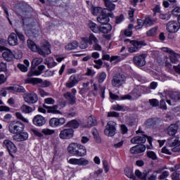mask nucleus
<instances>
[{
  "label": "nucleus",
  "mask_w": 180,
  "mask_h": 180,
  "mask_svg": "<svg viewBox=\"0 0 180 180\" xmlns=\"http://www.w3.org/2000/svg\"><path fill=\"white\" fill-rule=\"evenodd\" d=\"M65 127H70V129H78V127H79V122L75 120H72L65 124Z\"/></svg>",
  "instance_id": "nucleus-36"
},
{
  "label": "nucleus",
  "mask_w": 180,
  "mask_h": 180,
  "mask_svg": "<svg viewBox=\"0 0 180 180\" xmlns=\"http://www.w3.org/2000/svg\"><path fill=\"white\" fill-rule=\"evenodd\" d=\"M126 76L123 74H115L111 80V85L113 88H120L126 84Z\"/></svg>",
  "instance_id": "nucleus-2"
},
{
  "label": "nucleus",
  "mask_w": 180,
  "mask_h": 180,
  "mask_svg": "<svg viewBox=\"0 0 180 180\" xmlns=\"http://www.w3.org/2000/svg\"><path fill=\"white\" fill-rule=\"evenodd\" d=\"M25 130V124L19 121H13L8 125V131L11 134H18Z\"/></svg>",
  "instance_id": "nucleus-3"
},
{
  "label": "nucleus",
  "mask_w": 180,
  "mask_h": 180,
  "mask_svg": "<svg viewBox=\"0 0 180 180\" xmlns=\"http://www.w3.org/2000/svg\"><path fill=\"white\" fill-rule=\"evenodd\" d=\"M125 175L126 176H127V178H129L130 179H136V176H134V174H133V170L126 169Z\"/></svg>",
  "instance_id": "nucleus-49"
},
{
  "label": "nucleus",
  "mask_w": 180,
  "mask_h": 180,
  "mask_svg": "<svg viewBox=\"0 0 180 180\" xmlns=\"http://www.w3.org/2000/svg\"><path fill=\"white\" fill-rule=\"evenodd\" d=\"M97 77L98 83L102 84L103 82H105V79H106V77H108V75H106V72H102L101 73H98Z\"/></svg>",
  "instance_id": "nucleus-44"
},
{
  "label": "nucleus",
  "mask_w": 180,
  "mask_h": 180,
  "mask_svg": "<svg viewBox=\"0 0 180 180\" xmlns=\"http://www.w3.org/2000/svg\"><path fill=\"white\" fill-rule=\"evenodd\" d=\"M124 43L125 44H129V46H132L129 48L128 51L129 53H137V51H139L140 49H141L142 46H144V41H134V40H130L129 39H124Z\"/></svg>",
  "instance_id": "nucleus-1"
},
{
  "label": "nucleus",
  "mask_w": 180,
  "mask_h": 180,
  "mask_svg": "<svg viewBox=\"0 0 180 180\" xmlns=\"http://www.w3.org/2000/svg\"><path fill=\"white\" fill-rule=\"evenodd\" d=\"M155 23H157V19H153L150 17H146L143 20V24L146 27H150L153 26Z\"/></svg>",
  "instance_id": "nucleus-31"
},
{
  "label": "nucleus",
  "mask_w": 180,
  "mask_h": 180,
  "mask_svg": "<svg viewBox=\"0 0 180 180\" xmlns=\"http://www.w3.org/2000/svg\"><path fill=\"white\" fill-rule=\"evenodd\" d=\"M54 133H56V130L49 128H45L41 130V134H44V136H53Z\"/></svg>",
  "instance_id": "nucleus-45"
},
{
  "label": "nucleus",
  "mask_w": 180,
  "mask_h": 180,
  "mask_svg": "<svg viewBox=\"0 0 180 180\" xmlns=\"http://www.w3.org/2000/svg\"><path fill=\"white\" fill-rule=\"evenodd\" d=\"M97 21L101 25H106L109 23V15L106 12L103 13L97 18Z\"/></svg>",
  "instance_id": "nucleus-22"
},
{
  "label": "nucleus",
  "mask_w": 180,
  "mask_h": 180,
  "mask_svg": "<svg viewBox=\"0 0 180 180\" xmlns=\"http://www.w3.org/2000/svg\"><path fill=\"white\" fill-rule=\"evenodd\" d=\"M144 26V21L143 20H139L138 19V25L135 26L136 30H139V29H141Z\"/></svg>",
  "instance_id": "nucleus-60"
},
{
  "label": "nucleus",
  "mask_w": 180,
  "mask_h": 180,
  "mask_svg": "<svg viewBox=\"0 0 180 180\" xmlns=\"http://www.w3.org/2000/svg\"><path fill=\"white\" fill-rule=\"evenodd\" d=\"M41 63H43V58H34L32 63V68H34V67H37V65H39V64H41Z\"/></svg>",
  "instance_id": "nucleus-47"
},
{
  "label": "nucleus",
  "mask_w": 180,
  "mask_h": 180,
  "mask_svg": "<svg viewBox=\"0 0 180 180\" xmlns=\"http://www.w3.org/2000/svg\"><path fill=\"white\" fill-rule=\"evenodd\" d=\"M88 27L90 29V30H91V32H93V33H98L99 32V26H98V25H96V23L90 21L88 24Z\"/></svg>",
  "instance_id": "nucleus-37"
},
{
  "label": "nucleus",
  "mask_w": 180,
  "mask_h": 180,
  "mask_svg": "<svg viewBox=\"0 0 180 180\" xmlns=\"http://www.w3.org/2000/svg\"><path fill=\"white\" fill-rule=\"evenodd\" d=\"M44 108L48 109V112L53 113L54 115H63V112L58 110V105H53L52 107L46 106L44 105Z\"/></svg>",
  "instance_id": "nucleus-27"
},
{
  "label": "nucleus",
  "mask_w": 180,
  "mask_h": 180,
  "mask_svg": "<svg viewBox=\"0 0 180 180\" xmlns=\"http://www.w3.org/2000/svg\"><path fill=\"white\" fill-rule=\"evenodd\" d=\"M159 106L160 109H162V110H167L168 108L167 107V103H165V100L162 99L159 103Z\"/></svg>",
  "instance_id": "nucleus-53"
},
{
  "label": "nucleus",
  "mask_w": 180,
  "mask_h": 180,
  "mask_svg": "<svg viewBox=\"0 0 180 180\" xmlns=\"http://www.w3.org/2000/svg\"><path fill=\"white\" fill-rule=\"evenodd\" d=\"M92 134L94 139L97 140V143H101V139L99 138V134L98 133V130L95 128L93 129Z\"/></svg>",
  "instance_id": "nucleus-52"
},
{
  "label": "nucleus",
  "mask_w": 180,
  "mask_h": 180,
  "mask_svg": "<svg viewBox=\"0 0 180 180\" xmlns=\"http://www.w3.org/2000/svg\"><path fill=\"white\" fill-rule=\"evenodd\" d=\"M147 54L142 53L140 55H136L134 57V63L137 67H144L146 65V58Z\"/></svg>",
  "instance_id": "nucleus-12"
},
{
  "label": "nucleus",
  "mask_w": 180,
  "mask_h": 180,
  "mask_svg": "<svg viewBox=\"0 0 180 180\" xmlns=\"http://www.w3.org/2000/svg\"><path fill=\"white\" fill-rule=\"evenodd\" d=\"M134 12L135 10L134 8H130V10L128 11V15L129 16V20L131 22H133L134 20Z\"/></svg>",
  "instance_id": "nucleus-55"
},
{
  "label": "nucleus",
  "mask_w": 180,
  "mask_h": 180,
  "mask_svg": "<svg viewBox=\"0 0 180 180\" xmlns=\"http://www.w3.org/2000/svg\"><path fill=\"white\" fill-rule=\"evenodd\" d=\"M53 75H54V71H51V70H46L44 74V76L46 78L53 77Z\"/></svg>",
  "instance_id": "nucleus-64"
},
{
  "label": "nucleus",
  "mask_w": 180,
  "mask_h": 180,
  "mask_svg": "<svg viewBox=\"0 0 180 180\" xmlns=\"http://www.w3.org/2000/svg\"><path fill=\"white\" fill-rule=\"evenodd\" d=\"M80 143H70L68 147V151L70 154H72V155H75L77 153V148L79 147Z\"/></svg>",
  "instance_id": "nucleus-25"
},
{
  "label": "nucleus",
  "mask_w": 180,
  "mask_h": 180,
  "mask_svg": "<svg viewBox=\"0 0 180 180\" xmlns=\"http://www.w3.org/2000/svg\"><path fill=\"white\" fill-rule=\"evenodd\" d=\"M104 134L108 137H113L116 134V122L113 121H109L105 126Z\"/></svg>",
  "instance_id": "nucleus-7"
},
{
  "label": "nucleus",
  "mask_w": 180,
  "mask_h": 180,
  "mask_svg": "<svg viewBox=\"0 0 180 180\" xmlns=\"http://www.w3.org/2000/svg\"><path fill=\"white\" fill-rule=\"evenodd\" d=\"M65 118L64 117H60V118H57V117H53L49 120V126L51 127H59L60 126H63V124H65Z\"/></svg>",
  "instance_id": "nucleus-14"
},
{
  "label": "nucleus",
  "mask_w": 180,
  "mask_h": 180,
  "mask_svg": "<svg viewBox=\"0 0 180 180\" xmlns=\"http://www.w3.org/2000/svg\"><path fill=\"white\" fill-rule=\"evenodd\" d=\"M3 147L4 148H6L8 152L9 153L11 157H13V154H15L18 151V148L16 147V145L12 142V141L8 139H5L3 142Z\"/></svg>",
  "instance_id": "nucleus-5"
},
{
  "label": "nucleus",
  "mask_w": 180,
  "mask_h": 180,
  "mask_svg": "<svg viewBox=\"0 0 180 180\" xmlns=\"http://www.w3.org/2000/svg\"><path fill=\"white\" fill-rule=\"evenodd\" d=\"M166 30L169 33H177L178 30H179V24L175 20L169 21L166 25Z\"/></svg>",
  "instance_id": "nucleus-13"
},
{
  "label": "nucleus",
  "mask_w": 180,
  "mask_h": 180,
  "mask_svg": "<svg viewBox=\"0 0 180 180\" xmlns=\"http://www.w3.org/2000/svg\"><path fill=\"white\" fill-rule=\"evenodd\" d=\"M10 46H18V35L15 33H11L8 39Z\"/></svg>",
  "instance_id": "nucleus-26"
},
{
  "label": "nucleus",
  "mask_w": 180,
  "mask_h": 180,
  "mask_svg": "<svg viewBox=\"0 0 180 180\" xmlns=\"http://www.w3.org/2000/svg\"><path fill=\"white\" fill-rule=\"evenodd\" d=\"M64 97L65 99L69 101V102L71 103V105H74L76 102V98L75 95L71 94L70 92H67L64 94Z\"/></svg>",
  "instance_id": "nucleus-39"
},
{
  "label": "nucleus",
  "mask_w": 180,
  "mask_h": 180,
  "mask_svg": "<svg viewBox=\"0 0 180 180\" xmlns=\"http://www.w3.org/2000/svg\"><path fill=\"white\" fill-rule=\"evenodd\" d=\"M23 98L25 102L28 103V105H34V103H37L39 101V96H37V94L30 91L25 93L23 94Z\"/></svg>",
  "instance_id": "nucleus-4"
},
{
  "label": "nucleus",
  "mask_w": 180,
  "mask_h": 180,
  "mask_svg": "<svg viewBox=\"0 0 180 180\" xmlns=\"http://www.w3.org/2000/svg\"><path fill=\"white\" fill-rule=\"evenodd\" d=\"M148 174H150V171L144 172H141L139 169H136L135 171V175H136V176L139 178V179H146V178H147V175H148Z\"/></svg>",
  "instance_id": "nucleus-38"
},
{
  "label": "nucleus",
  "mask_w": 180,
  "mask_h": 180,
  "mask_svg": "<svg viewBox=\"0 0 180 180\" xmlns=\"http://www.w3.org/2000/svg\"><path fill=\"white\" fill-rule=\"evenodd\" d=\"M112 109L114 110H118V111H120V110H122V111H124V105H114L112 106Z\"/></svg>",
  "instance_id": "nucleus-63"
},
{
  "label": "nucleus",
  "mask_w": 180,
  "mask_h": 180,
  "mask_svg": "<svg viewBox=\"0 0 180 180\" xmlns=\"http://www.w3.org/2000/svg\"><path fill=\"white\" fill-rule=\"evenodd\" d=\"M88 37L82 38V41H80L79 48L82 50H85V49H88Z\"/></svg>",
  "instance_id": "nucleus-42"
},
{
  "label": "nucleus",
  "mask_w": 180,
  "mask_h": 180,
  "mask_svg": "<svg viewBox=\"0 0 180 180\" xmlns=\"http://www.w3.org/2000/svg\"><path fill=\"white\" fill-rule=\"evenodd\" d=\"M179 101H180V94L169 92L166 96V102L169 106H175Z\"/></svg>",
  "instance_id": "nucleus-6"
},
{
  "label": "nucleus",
  "mask_w": 180,
  "mask_h": 180,
  "mask_svg": "<svg viewBox=\"0 0 180 180\" xmlns=\"http://www.w3.org/2000/svg\"><path fill=\"white\" fill-rule=\"evenodd\" d=\"M8 70V66L6 63L1 62L0 63V72H5Z\"/></svg>",
  "instance_id": "nucleus-58"
},
{
  "label": "nucleus",
  "mask_w": 180,
  "mask_h": 180,
  "mask_svg": "<svg viewBox=\"0 0 180 180\" xmlns=\"http://www.w3.org/2000/svg\"><path fill=\"white\" fill-rule=\"evenodd\" d=\"M172 15L173 16L180 17V7H176L172 11Z\"/></svg>",
  "instance_id": "nucleus-51"
},
{
  "label": "nucleus",
  "mask_w": 180,
  "mask_h": 180,
  "mask_svg": "<svg viewBox=\"0 0 180 180\" xmlns=\"http://www.w3.org/2000/svg\"><path fill=\"white\" fill-rule=\"evenodd\" d=\"M38 54L46 57L49 54H51V50H50V43L47 41H44L40 48H38Z\"/></svg>",
  "instance_id": "nucleus-8"
},
{
  "label": "nucleus",
  "mask_w": 180,
  "mask_h": 180,
  "mask_svg": "<svg viewBox=\"0 0 180 180\" xmlns=\"http://www.w3.org/2000/svg\"><path fill=\"white\" fill-rule=\"evenodd\" d=\"M146 141V135H143L142 136H135L131 139V143L132 144H144Z\"/></svg>",
  "instance_id": "nucleus-23"
},
{
  "label": "nucleus",
  "mask_w": 180,
  "mask_h": 180,
  "mask_svg": "<svg viewBox=\"0 0 180 180\" xmlns=\"http://www.w3.org/2000/svg\"><path fill=\"white\" fill-rule=\"evenodd\" d=\"M27 43L29 49L32 51H33L34 53H37V51H39V47L37 46V45H36L34 42H33V41L29 39L27 40Z\"/></svg>",
  "instance_id": "nucleus-35"
},
{
  "label": "nucleus",
  "mask_w": 180,
  "mask_h": 180,
  "mask_svg": "<svg viewBox=\"0 0 180 180\" xmlns=\"http://www.w3.org/2000/svg\"><path fill=\"white\" fill-rule=\"evenodd\" d=\"M79 46V43H78V41H73L72 42L68 44L65 46V50H68V51H70L71 50H75V49H77V47H78Z\"/></svg>",
  "instance_id": "nucleus-33"
},
{
  "label": "nucleus",
  "mask_w": 180,
  "mask_h": 180,
  "mask_svg": "<svg viewBox=\"0 0 180 180\" xmlns=\"http://www.w3.org/2000/svg\"><path fill=\"white\" fill-rule=\"evenodd\" d=\"M46 65L48 66L49 68H53L54 67H56V65H57V62L53 60V61H49L46 60L45 62Z\"/></svg>",
  "instance_id": "nucleus-54"
},
{
  "label": "nucleus",
  "mask_w": 180,
  "mask_h": 180,
  "mask_svg": "<svg viewBox=\"0 0 180 180\" xmlns=\"http://www.w3.org/2000/svg\"><path fill=\"white\" fill-rule=\"evenodd\" d=\"M75 155L76 157H85V155H86V148L80 143Z\"/></svg>",
  "instance_id": "nucleus-24"
},
{
  "label": "nucleus",
  "mask_w": 180,
  "mask_h": 180,
  "mask_svg": "<svg viewBox=\"0 0 180 180\" xmlns=\"http://www.w3.org/2000/svg\"><path fill=\"white\" fill-rule=\"evenodd\" d=\"M79 80L77 79V77H75V75H72L70 77L68 82L65 83L66 88H74L78 84Z\"/></svg>",
  "instance_id": "nucleus-20"
},
{
  "label": "nucleus",
  "mask_w": 180,
  "mask_h": 180,
  "mask_svg": "<svg viewBox=\"0 0 180 180\" xmlns=\"http://www.w3.org/2000/svg\"><path fill=\"white\" fill-rule=\"evenodd\" d=\"M129 151L131 154H141V153H144L146 151V146L141 144V145H136L134 147H131L129 149Z\"/></svg>",
  "instance_id": "nucleus-18"
},
{
  "label": "nucleus",
  "mask_w": 180,
  "mask_h": 180,
  "mask_svg": "<svg viewBox=\"0 0 180 180\" xmlns=\"http://www.w3.org/2000/svg\"><path fill=\"white\" fill-rule=\"evenodd\" d=\"M147 157L150 158L151 160H157V154H155L153 151L149 150L146 152Z\"/></svg>",
  "instance_id": "nucleus-50"
},
{
  "label": "nucleus",
  "mask_w": 180,
  "mask_h": 180,
  "mask_svg": "<svg viewBox=\"0 0 180 180\" xmlns=\"http://www.w3.org/2000/svg\"><path fill=\"white\" fill-rule=\"evenodd\" d=\"M112 30V25L110 24H104L102 26L99 27V32L106 34Z\"/></svg>",
  "instance_id": "nucleus-29"
},
{
  "label": "nucleus",
  "mask_w": 180,
  "mask_h": 180,
  "mask_svg": "<svg viewBox=\"0 0 180 180\" xmlns=\"http://www.w3.org/2000/svg\"><path fill=\"white\" fill-rule=\"evenodd\" d=\"M167 146L174 147L172 150L174 153H179L180 151V141L178 138H171L168 139Z\"/></svg>",
  "instance_id": "nucleus-9"
},
{
  "label": "nucleus",
  "mask_w": 180,
  "mask_h": 180,
  "mask_svg": "<svg viewBox=\"0 0 180 180\" xmlns=\"http://www.w3.org/2000/svg\"><path fill=\"white\" fill-rule=\"evenodd\" d=\"M32 123L34 126L41 127L46 124V118L41 115H35L32 120Z\"/></svg>",
  "instance_id": "nucleus-15"
},
{
  "label": "nucleus",
  "mask_w": 180,
  "mask_h": 180,
  "mask_svg": "<svg viewBox=\"0 0 180 180\" xmlns=\"http://www.w3.org/2000/svg\"><path fill=\"white\" fill-rule=\"evenodd\" d=\"M15 116L17 119H19L20 120H22L24 123H29V120L27 118H25L23 117V115L20 112H15Z\"/></svg>",
  "instance_id": "nucleus-48"
},
{
  "label": "nucleus",
  "mask_w": 180,
  "mask_h": 180,
  "mask_svg": "<svg viewBox=\"0 0 180 180\" xmlns=\"http://www.w3.org/2000/svg\"><path fill=\"white\" fill-rule=\"evenodd\" d=\"M158 32V27H155L148 30L146 32V35L148 37H153V36L157 35Z\"/></svg>",
  "instance_id": "nucleus-43"
},
{
  "label": "nucleus",
  "mask_w": 180,
  "mask_h": 180,
  "mask_svg": "<svg viewBox=\"0 0 180 180\" xmlns=\"http://www.w3.org/2000/svg\"><path fill=\"white\" fill-rule=\"evenodd\" d=\"M87 41L89 42V44L92 45L93 43H98V40L94 34H90L89 38H87Z\"/></svg>",
  "instance_id": "nucleus-46"
},
{
  "label": "nucleus",
  "mask_w": 180,
  "mask_h": 180,
  "mask_svg": "<svg viewBox=\"0 0 180 180\" xmlns=\"http://www.w3.org/2000/svg\"><path fill=\"white\" fill-rule=\"evenodd\" d=\"M15 92H21L23 94V93L26 92V89H25V87H23L22 86L15 85Z\"/></svg>",
  "instance_id": "nucleus-62"
},
{
  "label": "nucleus",
  "mask_w": 180,
  "mask_h": 180,
  "mask_svg": "<svg viewBox=\"0 0 180 180\" xmlns=\"http://www.w3.org/2000/svg\"><path fill=\"white\" fill-rule=\"evenodd\" d=\"M69 164H72V165H79V167H85L86 165H89V160L82 158L79 159L77 158H70L68 160Z\"/></svg>",
  "instance_id": "nucleus-11"
},
{
  "label": "nucleus",
  "mask_w": 180,
  "mask_h": 180,
  "mask_svg": "<svg viewBox=\"0 0 180 180\" xmlns=\"http://www.w3.org/2000/svg\"><path fill=\"white\" fill-rule=\"evenodd\" d=\"M112 2H117V0H104L105 5L108 9V11H115V8L116 6Z\"/></svg>",
  "instance_id": "nucleus-30"
},
{
  "label": "nucleus",
  "mask_w": 180,
  "mask_h": 180,
  "mask_svg": "<svg viewBox=\"0 0 180 180\" xmlns=\"http://www.w3.org/2000/svg\"><path fill=\"white\" fill-rule=\"evenodd\" d=\"M93 126H96V118L91 115L88 117L87 127H92Z\"/></svg>",
  "instance_id": "nucleus-41"
},
{
  "label": "nucleus",
  "mask_w": 180,
  "mask_h": 180,
  "mask_svg": "<svg viewBox=\"0 0 180 180\" xmlns=\"http://www.w3.org/2000/svg\"><path fill=\"white\" fill-rule=\"evenodd\" d=\"M2 57L6 61L11 62L13 60L14 54L11 49H6L2 53Z\"/></svg>",
  "instance_id": "nucleus-21"
},
{
  "label": "nucleus",
  "mask_w": 180,
  "mask_h": 180,
  "mask_svg": "<svg viewBox=\"0 0 180 180\" xmlns=\"http://www.w3.org/2000/svg\"><path fill=\"white\" fill-rule=\"evenodd\" d=\"M149 103H150L151 106H153L155 108L157 106H160V101H158L155 98L149 100Z\"/></svg>",
  "instance_id": "nucleus-56"
},
{
  "label": "nucleus",
  "mask_w": 180,
  "mask_h": 180,
  "mask_svg": "<svg viewBox=\"0 0 180 180\" xmlns=\"http://www.w3.org/2000/svg\"><path fill=\"white\" fill-rule=\"evenodd\" d=\"M162 51H165L166 53H169L171 54V56H173L170 57V61L173 64H176L178 63V59H176V57H178V53H175L172 49L167 47L162 48Z\"/></svg>",
  "instance_id": "nucleus-17"
},
{
  "label": "nucleus",
  "mask_w": 180,
  "mask_h": 180,
  "mask_svg": "<svg viewBox=\"0 0 180 180\" xmlns=\"http://www.w3.org/2000/svg\"><path fill=\"white\" fill-rule=\"evenodd\" d=\"M108 11L106 8H102L101 7H93L91 13L94 16H98V15H101V13H105Z\"/></svg>",
  "instance_id": "nucleus-32"
},
{
  "label": "nucleus",
  "mask_w": 180,
  "mask_h": 180,
  "mask_svg": "<svg viewBox=\"0 0 180 180\" xmlns=\"http://www.w3.org/2000/svg\"><path fill=\"white\" fill-rule=\"evenodd\" d=\"M103 167L104 168V171L105 174H108V172H109V163H108V161L106 160H103Z\"/></svg>",
  "instance_id": "nucleus-59"
},
{
  "label": "nucleus",
  "mask_w": 180,
  "mask_h": 180,
  "mask_svg": "<svg viewBox=\"0 0 180 180\" xmlns=\"http://www.w3.org/2000/svg\"><path fill=\"white\" fill-rule=\"evenodd\" d=\"M41 82H43V79L40 78L30 77L25 80V84H32L33 85L41 84Z\"/></svg>",
  "instance_id": "nucleus-34"
},
{
  "label": "nucleus",
  "mask_w": 180,
  "mask_h": 180,
  "mask_svg": "<svg viewBox=\"0 0 180 180\" xmlns=\"http://www.w3.org/2000/svg\"><path fill=\"white\" fill-rule=\"evenodd\" d=\"M178 124H172L167 129L169 136H175L176 131H178Z\"/></svg>",
  "instance_id": "nucleus-28"
},
{
  "label": "nucleus",
  "mask_w": 180,
  "mask_h": 180,
  "mask_svg": "<svg viewBox=\"0 0 180 180\" xmlns=\"http://www.w3.org/2000/svg\"><path fill=\"white\" fill-rule=\"evenodd\" d=\"M44 102L47 105H54L56 103V101L53 98H46L44 99Z\"/></svg>",
  "instance_id": "nucleus-61"
},
{
  "label": "nucleus",
  "mask_w": 180,
  "mask_h": 180,
  "mask_svg": "<svg viewBox=\"0 0 180 180\" xmlns=\"http://www.w3.org/2000/svg\"><path fill=\"white\" fill-rule=\"evenodd\" d=\"M17 67L22 72H27V67L25 65L19 63Z\"/></svg>",
  "instance_id": "nucleus-57"
},
{
  "label": "nucleus",
  "mask_w": 180,
  "mask_h": 180,
  "mask_svg": "<svg viewBox=\"0 0 180 180\" xmlns=\"http://www.w3.org/2000/svg\"><path fill=\"white\" fill-rule=\"evenodd\" d=\"M59 137L61 140H70L74 137V129L71 128H67L60 131Z\"/></svg>",
  "instance_id": "nucleus-10"
},
{
  "label": "nucleus",
  "mask_w": 180,
  "mask_h": 180,
  "mask_svg": "<svg viewBox=\"0 0 180 180\" xmlns=\"http://www.w3.org/2000/svg\"><path fill=\"white\" fill-rule=\"evenodd\" d=\"M29 139V134L27 132H18L13 136V139L15 141H25Z\"/></svg>",
  "instance_id": "nucleus-16"
},
{
  "label": "nucleus",
  "mask_w": 180,
  "mask_h": 180,
  "mask_svg": "<svg viewBox=\"0 0 180 180\" xmlns=\"http://www.w3.org/2000/svg\"><path fill=\"white\" fill-rule=\"evenodd\" d=\"M20 110L22 113L29 114L33 112V108L26 104H24L20 107Z\"/></svg>",
  "instance_id": "nucleus-40"
},
{
  "label": "nucleus",
  "mask_w": 180,
  "mask_h": 180,
  "mask_svg": "<svg viewBox=\"0 0 180 180\" xmlns=\"http://www.w3.org/2000/svg\"><path fill=\"white\" fill-rule=\"evenodd\" d=\"M44 70H46V66L41 65L38 66L37 70H34V68H32L28 75L29 77H33V76L39 77V75H41Z\"/></svg>",
  "instance_id": "nucleus-19"
}]
</instances>
